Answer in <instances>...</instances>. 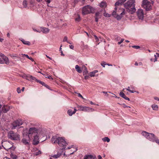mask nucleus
<instances>
[{
    "mask_svg": "<svg viewBox=\"0 0 159 159\" xmlns=\"http://www.w3.org/2000/svg\"><path fill=\"white\" fill-rule=\"evenodd\" d=\"M134 2V0H129L124 5L127 11L131 14L133 13L136 11Z\"/></svg>",
    "mask_w": 159,
    "mask_h": 159,
    "instance_id": "f257e3e1",
    "label": "nucleus"
},
{
    "mask_svg": "<svg viewBox=\"0 0 159 159\" xmlns=\"http://www.w3.org/2000/svg\"><path fill=\"white\" fill-rule=\"evenodd\" d=\"M142 134L148 140L152 142H155L159 144V139L153 134L149 133L145 131L143 132Z\"/></svg>",
    "mask_w": 159,
    "mask_h": 159,
    "instance_id": "f03ea898",
    "label": "nucleus"
},
{
    "mask_svg": "<svg viewBox=\"0 0 159 159\" xmlns=\"http://www.w3.org/2000/svg\"><path fill=\"white\" fill-rule=\"evenodd\" d=\"M8 138L12 140H20V136L17 133H15L13 131H10L8 133Z\"/></svg>",
    "mask_w": 159,
    "mask_h": 159,
    "instance_id": "7ed1b4c3",
    "label": "nucleus"
},
{
    "mask_svg": "<svg viewBox=\"0 0 159 159\" xmlns=\"http://www.w3.org/2000/svg\"><path fill=\"white\" fill-rule=\"evenodd\" d=\"M39 134L41 133V131L40 130L37 129L35 127L30 128L28 132V137L30 139L32 138V135L33 136L36 134H38L39 133Z\"/></svg>",
    "mask_w": 159,
    "mask_h": 159,
    "instance_id": "20e7f679",
    "label": "nucleus"
},
{
    "mask_svg": "<svg viewBox=\"0 0 159 159\" xmlns=\"http://www.w3.org/2000/svg\"><path fill=\"white\" fill-rule=\"evenodd\" d=\"M93 11V8L89 5H87L82 8V13L83 15L89 14Z\"/></svg>",
    "mask_w": 159,
    "mask_h": 159,
    "instance_id": "39448f33",
    "label": "nucleus"
},
{
    "mask_svg": "<svg viewBox=\"0 0 159 159\" xmlns=\"http://www.w3.org/2000/svg\"><path fill=\"white\" fill-rule=\"evenodd\" d=\"M142 7L145 9L146 11H149L152 8L150 2L148 0H143L142 3Z\"/></svg>",
    "mask_w": 159,
    "mask_h": 159,
    "instance_id": "423d86ee",
    "label": "nucleus"
},
{
    "mask_svg": "<svg viewBox=\"0 0 159 159\" xmlns=\"http://www.w3.org/2000/svg\"><path fill=\"white\" fill-rule=\"evenodd\" d=\"M0 56L2 58H0V64H8L9 61L8 58L2 53H0Z\"/></svg>",
    "mask_w": 159,
    "mask_h": 159,
    "instance_id": "0eeeda50",
    "label": "nucleus"
},
{
    "mask_svg": "<svg viewBox=\"0 0 159 159\" xmlns=\"http://www.w3.org/2000/svg\"><path fill=\"white\" fill-rule=\"evenodd\" d=\"M77 107L79 108V110L81 111H94V110L93 109L85 106H82L78 105H77Z\"/></svg>",
    "mask_w": 159,
    "mask_h": 159,
    "instance_id": "6e6552de",
    "label": "nucleus"
},
{
    "mask_svg": "<svg viewBox=\"0 0 159 159\" xmlns=\"http://www.w3.org/2000/svg\"><path fill=\"white\" fill-rule=\"evenodd\" d=\"M23 124L22 121L20 120H17L13 122L12 124V129H15L17 127Z\"/></svg>",
    "mask_w": 159,
    "mask_h": 159,
    "instance_id": "1a4fd4ad",
    "label": "nucleus"
},
{
    "mask_svg": "<svg viewBox=\"0 0 159 159\" xmlns=\"http://www.w3.org/2000/svg\"><path fill=\"white\" fill-rule=\"evenodd\" d=\"M9 109L10 108L9 106L6 105L2 106L0 104V115L1 113H7Z\"/></svg>",
    "mask_w": 159,
    "mask_h": 159,
    "instance_id": "9d476101",
    "label": "nucleus"
},
{
    "mask_svg": "<svg viewBox=\"0 0 159 159\" xmlns=\"http://www.w3.org/2000/svg\"><path fill=\"white\" fill-rule=\"evenodd\" d=\"M57 143L60 146L63 147L68 144L62 138L59 137Z\"/></svg>",
    "mask_w": 159,
    "mask_h": 159,
    "instance_id": "9b49d317",
    "label": "nucleus"
},
{
    "mask_svg": "<svg viewBox=\"0 0 159 159\" xmlns=\"http://www.w3.org/2000/svg\"><path fill=\"white\" fill-rule=\"evenodd\" d=\"M12 145L10 142L5 141L3 145H2V146L6 150L8 151V150H9L10 148H11Z\"/></svg>",
    "mask_w": 159,
    "mask_h": 159,
    "instance_id": "f8f14e48",
    "label": "nucleus"
},
{
    "mask_svg": "<svg viewBox=\"0 0 159 159\" xmlns=\"http://www.w3.org/2000/svg\"><path fill=\"white\" fill-rule=\"evenodd\" d=\"M120 10L122 11V12L120 13V15L118 14V13H117V15L116 16H115V17L117 20H120L121 19L122 17L125 14V9H124L121 8L120 9Z\"/></svg>",
    "mask_w": 159,
    "mask_h": 159,
    "instance_id": "ddd939ff",
    "label": "nucleus"
},
{
    "mask_svg": "<svg viewBox=\"0 0 159 159\" xmlns=\"http://www.w3.org/2000/svg\"><path fill=\"white\" fill-rule=\"evenodd\" d=\"M137 15L139 19L143 20V18L144 14L142 9H139L137 11Z\"/></svg>",
    "mask_w": 159,
    "mask_h": 159,
    "instance_id": "4468645a",
    "label": "nucleus"
},
{
    "mask_svg": "<svg viewBox=\"0 0 159 159\" xmlns=\"http://www.w3.org/2000/svg\"><path fill=\"white\" fill-rule=\"evenodd\" d=\"M38 134H36L33 136L34 138L33 143L34 145H36L39 143V138L38 135Z\"/></svg>",
    "mask_w": 159,
    "mask_h": 159,
    "instance_id": "2eb2a0df",
    "label": "nucleus"
},
{
    "mask_svg": "<svg viewBox=\"0 0 159 159\" xmlns=\"http://www.w3.org/2000/svg\"><path fill=\"white\" fill-rule=\"evenodd\" d=\"M27 77V80L31 82H34L35 81L37 82V80H38L35 77L30 75H28V76Z\"/></svg>",
    "mask_w": 159,
    "mask_h": 159,
    "instance_id": "dca6fc26",
    "label": "nucleus"
},
{
    "mask_svg": "<svg viewBox=\"0 0 159 159\" xmlns=\"http://www.w3.org/2000/svg\"><path fill=\"white\" fill-rule=\"evenodd\" d=\"M58 138L59 137H58L56 136H53L51 139L52 142H53V143H57V141H58Z\"/></svg>",
    "mask_w": 159,
    "mask_h": 159,
    "instance_id": "f3484780",
    "label": "nucleus"
},
{
    "mask_svg": "<svg viewBox=\"0 0 159 159\" xmlns=\"http://www.w3.org/2000/svg\"><path fill=\"white\" fill-rule=\"evenodd\" d=\"M41 30L43 33L46 34L49 32L50 30L48 28L43 27L41 28Z\"/></svg>",
    "mask_w": 159,
    "mask_h": 159,
    "instance_id": "a211bd4d",
    "label": "nucleus"
},
{
    "mask_svg": "<svg viewBox=\"0 0 159 159\" xmlns=\"http://www.w3.org/2000/svg\"><path fill=\"white\" fill-rule=\"evenodd\" d=\"M84 159H96V158L95 157L90 155L85 156Z\"/></svg>",
    "mask_w": 159,
    "mask_h": 159,
    "instance_id": "6ab92c4d",
    "label": "nucleus"
},
{
    "mask_svg": "<svg viewBox=\"0 0 159 159\" xmlns=\"http://www.w3.org/2000/svg\"><path fill=\"white\" fill-rule=\"evenodd\" d=\"M120 95L122 98H124L126 100H128V101L129 100V98L127 97L124 93L122 92H121L120 93Z\"/></svg>",
    "mask_w": 159,
    "mask_h": 159,
    "instance_id": "aec40b11",
    "label": "nucleus"
},
{
    "mask_svg": "<svg viewBox=\"0 0 159 159\" xmlns=\"http://www.w3.org/2000/svg\"><path fill=\"white\" fill-rule=\"evenodd\" d=\"M126 0H118V1L115 3V6L117 7V6H119V5H121Z\"/></svg>",
    "mask_w": 159,
    "mask_h": 159,
    "instance_id": "412c9836",
    "label": "nucleus"
},
{
    "mask_svg": "<svg viewBox=\"0 0 159 159\" xmlns=\"http://www.w3.org/2000/svg\"><path fill=\"white\" fill-rule=\"evenodd\" d=\"M20 40L22 41L23 44L29 46L30 45V43L29 41H25L22 38L20 39Z\"/></svg>",
    "mask_w": 159,
    "mask_h": 159,
    "instance_id": "4be33fe9",
    "label": "nucleus"
},
{
    "mask_svg": "<svg viewBox=\"0 0 159 159\" xmlns=\"http://www.w3.org/2000/svg\"><path fill=\"white\" fill-rule=\"evenodd\" d=\"M75 68L76 70L79 73H81L82 72V70H81L80 67L78 65H76L75 66Z\"/></svg>",
    "mask_w": 159,
    "mask_h": 159,
    "instance_id": "5701e85b",
    "label": "nucleus"
},
{
    "mask_svg": "<svg viewBox=\"0 0 159 159\" xmlns=\"http://www.w3.org/2000/svg\"><path fill=\"white\" fill-rule=\"evenodd\" d=\"M100 6L102 8H105L107 6L106 3L105 2H102L100 3Z\"/></svg>",
    "mask_w": 159,
    "mask_h": 159,
    "instance_id": "b1692460",
    "label": "nucleus"
},
{
    "mask_svg": "<svg viewBox=\"0 0 159 159\" xmlns=\"http://www.w3.org/2000/svg\"><path fill=\"white\" fill-rule=\"evenodd\" d=\"M98 72V70H95L91 72L90 73V75L91 77H94L95 76V74Z\"/></svg>",
    "mask_w": 159,
    "mask_h": 159,
    "instance_id": "393cba45",
    "label": "nucleus"
},
{
    "mask_svg": "<svg viewBox=\"0 0 159 159\" xmlns=\"http://www.w3.org/2000/svg\"><path fill=\"white\" fill-rule=\"evenodd\" d=\"M11 154H10V156L11 158L12 159H16L17 158V156L16 155H15L12 152V151L11 152Z\"/></svg>",
    "mask_w": 159,
    "mask_h": 159,
    "instance_id": "a878e982",
    "label": "nucleus"
},
{
    "mask_svg": "<svg viewBox=\"0 0 159 159\" xmlns=\"http://www.w3.org/2000/svg\"><path fill=\"white\" fill-rule=\"evenodd\" d=\"M22 142L25 145L29 144V142L28 140L25 138H23L22 140Z\"/></svg>",
    "mask_w": 159,
    "mask_h": 159,
    "instance_id": "bb28decb",
    "label": "nucleus"
},
{
    "mask_svg": "<svg viewBox=\"0 0 159 159\" xmlns=\"http://www.w3.org/2000/svg\"><path fill=\"white\" fill-rule=\"evenodd\" d=\"M152 107L154 110H158V106L157 105L153 104L152 106Z\"/></svg>",
    "mask_w": 159,
    "mask_h": 159,
    "instance_id": "cd10ccee",
    "label": "nucleus"
},
{
    "mask_svg": "<svg viewBox=\"0 0 159 159\" xmlns=\"http://www.w3.org/2000/svg\"><path fill=\"white\" fill-rule=\"evenodd\" d=\"M83 68L84 69V71L83 72V75H84L85 74H86L88 73V71H87V68L85 66H84L83 67Z\"/></svg>",
    "mask_w": 159,
    "mask_h": 159,
    "instance_id": "c85d7f7f",
    "label": "nucleus"
},
{
    "mask_svg": "<svg viewBox=\"0 0 159 159\" xmlns=\"http://www.w3.org/2000/svg\"><path fill=\"white\" fill-rule=\"evenodd\" d=\"M102 140L104 142H109L110 141V139L107 137H105L103 138L102 139Z\"/></svg>",
    "mask_w": 159,
    "mask_h": 159,
    "instance_id": "c756f323",
    "label": "nucleus"
},
{
    "mask_svg": "<svg viewBox=\"0 0 159 159\" xmlns=\"http://www.w3.org/2000/svg\"><path fill=\"white\" fill-rule=\"evenodd\" d=\"M115 11H114L112 13V15L113 16L115 17V16H116L117 15L116 12V10L117 8L115 6Z\"/></svg>",
    "mask_w": 159,
    "mask_h": 159,
    "instance_id": "7c9ffc66",
    "label": "nucleus"
},
{
    "mask_svg": "<svg viewBox=\"0 0 159 159\" xmlns=\"http://www.w3.org/2000/svg\"><path fill=\"white\" fill-rule=\"evenodd\" d=\"M101 16L100 13L99 12H97L95 13V17L100 18Z\"/></svg>",
    "mask_w": 159,
    "mask_h": 159,
    "instance_id": "2f4dec72",
    "label": "nucleus"
},
{
    "mask_svg": "<svg viewBox=\"0 0 159 159\" xmlns=\"http://www.w3.org/2000/svg\"><path fill=\"white\" fill-rule=\"evenodd\" d=\"M10 56L12 58H14V57H16L17 58H19V57H18L17 54H11L10 55Z\"/></svg>",
    "mask_w": 159,
    "mask_h": 159,
    "instance_id": "473e14b6",
    "label": "nucleus"
},
{
    "mask_svg": "<svg viewBox=\"0 0 159 159\" xmlns=\"http://www.w3.org/2000/svg\"><path fill=\"white\" fill-rule=\"evenodd\" d=\"M68 113L70 116H71L74 114L73 111L71 110H69L68 111Z\"/></svg>",
    "mask_w": 159,
    "mask_h": 159,
    "instance_id": "72a5a7b5",
    "label": "nucleus"
},
{
    "mask_svg": "<svg viewBox=\"0 0 159 159\" xmlns=\"http://www.w3.org/2000/svg\"><path fill=\"white\" fill-rule=\"evenodd\" d=\"M23 7L25 8H26L27 7V2L25 0L23 2Z\"/></svg>",
    "mask_w": 159,
    "mask_h": 159,
    "instance_id": "f704fd0d",
    "label": "nucleus"
},
{
    "mask_svg": "<svg viewBox=\"0 0 159 159\" xmlns=\"http://www.w3.org/2000/svg\"><path fill=\"white\" fill-rule=\"evenodd\" d=\"M61 154H57V155H54L53 156H52V157L55 158H57L60 157L61 156Z\"/></svg>",
    "mask_w": 159,
    "mask_h": 159,
    "instance_id": "c9c22d12",
    "label": "nucleus"
},
{
    "mask_svg": "<svg viewBox=\"0 0 159 159\" xmlns=\"http://www.w3.org/2000/svg\"><path fill=\"white\" fill-rule=\"evenodd\" d=\"M37 82L41 84H42L43 86H44L45 84H46L44 82H42L39 80H37Z\"/></svg>",
    "mask_w": 159,
    "mask_h": 159,
    "instance_id": "e433bc0d",
    "label": "nucleus"
},
{
    "mask_svg": "<svg viewBox=\"0 0 159 159\" xmlns=\"http://www.w3.org/2000/svg\"><path fill=\"white\" fill-rule=\"evenodd\" d=\"M133 48H134L136 49H138L140 48V47L139 46L134 45L132 46Z\"/></svg>",
    "mask_w": 159,
    "mask_h": 159,
    "instance_id": "4c0bfd02",
    "label": "nucleus"
},
{
    "mask_svg": "<svg viewBox=\"0 0 159 159\" xmlns=\"http://www.w3.org/2000/svg\"><path fill=\"white\" fill-rule=\"evenodd\" d=\"M129 89V86L128 87V88L126 89V90L129 91V92H131V93H134V92H135V91L134 92L133 91L130 89Z\"/></svg>",
    "mask_w": 159,
    "mask_h": 159,
    "instance_id": "58836bf2",
    "label": "nucleus"
},
{
    "mask_svg": "<svg viewBox=\"0 0 159 159\" xmlns=\"http://www.w3.org/2000/svg\"><path fill=\"white\" fill-rule=\"evenodd\" d=\"M104 15L106 17H110L111 16V15L105 13H104Z\"/></svg>",
    "mask_w": 159,
    "mask_h": 159,
    "instance_id": "ea45409f",
    "label": "nucleus"
},
{
    "mask_svg": "<svg viewBox=\"0 0 159 159\" xmlns=\"http://www.w3.org/2000/svg\"><path fill=\"white\" fill-rule=\"evenodd\" d=\"M101 65L104 67H105V66L107 65V64H106V62L104 61L102 62L101 63Z\"/></svg>",
    "mask_w": 159,
    "mask_h": 159,
    "instance_id": "a19ab883",
    "label": "nucleus"
},
{
    "mask_svg": "<svg viewBox=\"0 0 159 159\" xmlns=\"http://www.w3.org/2000/svg\"><path fill=\"white\" fill-rule=\"evenodd\" d=\"M41 152L40 151H39L37 152H36L35 153V155L36 156L39 155L40 154H41Z\"/></svg>",
    "mask_w": 159,
    "mask_h": 159,
    "instance_id": "79ce46f5",
    "label": "nucleus"
},
{
    "mask_svg": "<svg viewBox=\"0 0 159 159\" xmlns=\"http://www.w3.org/2000/svg\"><path fill=\"white\" fill-rule=\"evenodd\" d=\"M67 38L66 36H65L64 37V39H63V42H65L66 41L67 42Z\"/></svg>",
    "mask_w": 159,
    "mask_h": 159,
    "instance_id": "37998d69",
    "label": "nucleus"
},
{
    "mask_svg": "<svg viewBox=\"0 0 159 159\" xmlns=\"http://www.w3.org/2000/svg\"><path fill=\"white\" fill-rule=\"evenodd\" d=\"M15 149V147L14 146H13V145H12L11 148H10V150H12L13 151H14V150Z\"/></svg>",
    "mask_w": 159,
    "mask_h": 159,
    "instance_id": "c03bdc74",
    "label": "nucleus"
},
{
    "mask_svg": "<svg viewBox=\"0 0 159 159\" xmlns=\"http://www.w3.org/2000/svg\"><path fill=\"white\" fill-rule=\"evenodd\" d=\"M75 20L76 21L79 22L80 20V17L79 16H78V17L75 19Z\"/></svg>",
    "mask_w": 159,
    "mask_h": 159,
    "instance_id": "a18cd8bd",
    "label": "nucleus"
},
{
    "mask_svg": "<svg viewBox=\"0 0 159 159\" xmlns=\"http://www.w3.org/2000/svg\"><path fill=\"white\" fill-rule=\"evenodd\" d=\"M17 91L18 93H20L21 92V90L20 88H18L17 89Z\"/></svg>",
    "mask_w": 159,
    "mask_h": 159,
    "instance_id": "49530a36",
    "label": "nucleus"
},
{
    "mask_svg": "<svg viewBox=\"0 0 159 159\" xmlns=\"http://www.w3.org/2000/svg\"><path fill=\"white\" fill-rule=\"evenodd\" d=\"M45 77L46 78H48L49 79H53L52 78V77L49 75V76H48V75H46V76H45Z\"/></svg>",
    "mask_w": 159,
    "mask_h": 159,
    "instance_id": "de8ad7c7",
    "label": "nucleus"
},
{
    "mask_svg": "<svg viewBox=\"0 0 159 159\" xmlns=\"http://www.w3.org/2000/svg\"><path fill=\"white\" fill-rule=\"evenodd\" d=\"M28 76V75H23L22 76V77L23 78H25L27 80V76Z\"/></svg>",
    "mask_w": 159,
    "mask_h": 159,
    "instance_id": "09e8293b",
    "label": "nucleus"
},
{
    "mask_svg": "<svg viewBox=\"0 0 159 159\" xmlns=\"http://www.w3.org/2000/svg\"><path fill=\"white\" fill-rule=\"evenodd\" d=\"M69 47H70V48L72 49H74V46L73 45H69Z\"/></svg>",
    "mask_w": 159,
    "mask_h": 159,
    "instance_id": "8fccbe9b",
    "label": "nucleus"
},
{
    "mask_svg": "<svg viewBox=\"0 0 159 159\" xmlns=\"http://www.w3.org/2000/svg\"><path fill=\"white\" fill-rule=\"evenodd\" d=\"M22 55H23V56H25L26 57H27L28 59L29 58V56H28V55L25 54H22Z\"/></svg>",
    "mask_w": 159,
    "mask_h": 159,
    "instance_id": "3c124183",
    "label": "nucleus"
},
{
    "mask_svg": "<svg viewBox=\"0 0 159 159\" xmlns=\"http://www.w3.org/2000/svg\"><path fill=\"white\" fill-rule=\"evenodd\" d=\"M89 78V75H85L84 76V79L85 80H87Z\"/></svg>",
    "mask_w": 159,
    "mask_h": 159,
    "instance_id": "603ef678",
    "label": "nucleus"
},
{
    "mask_svg": "<svg viewBox=\"0 0 159 159\" xmlns=\"http://www.w3.org/2000/svg\"><path fill=\"white\" fill-rule=\"evenodd\" d=\"M94 37H95V39L97 41H98L99 40L98 38L96 35H94Z\"/></svg>",
    "mask_w": 159,
    "mask_h": 159,
    "instance_id": "864d4df0",
    "label": "nucleus"
},
{
    "mask_svg": "<svg viewBox=\"0 0 159 159\" xmlns=\"http://www.w3.org/2000/svg\"><path fill=\"white\" fill-rule=\"evenodd\" d=\"M122 105H123V107L124 108L127 107H129L127 106L124 103Z\"/></svg>",
    "mask_w": 159,
    "mask_h": 159,
    "instance_id": "5fc2aeb1",
    "label": "nucleus"
},
{
    "mask_svg": "<svg viewBox=\"0 0 159 159\" xmlns=\"http://www.w3.org/2000/svg\"><path fill=\"white\" fill-rule=\"evenodd\" d=\"M154 57H155V59H154V62H155V61H157V56L156 55H154Z\"/></svg>",
    "mask_w": 159,
    "mask_h": 159,
    "instance_id": "6e6d98bb",
    "label": "nucleus"
},
{
    "mask_svg": "<svg viewBox=\"0 0 159 159\" xmlns=\"http://www.w3.org/2000/svg\"><path fill=\"white\" fill-rule=\"evenodd\" d=\"M100 18L98 17H95V20L96 22H98V19Z\"/></svg>",
    "mask_w": 159,
    "mask_h": 159,
    "instance_id": "4d7b16f0",
    "label": "nucleus"
},
{
    "mask_svg": "<svg viewBox=\"0 0 159 159\" xmlns=\"http://www.w3.org/2000/svg\"><path fill=\"white\" fill-rule=\"evenodd\" d=\"M44 86H45L46 88H48V89H49V86L47 84H46L44 85Z\"/></svg>",
    "mask_w": 159,
    "mask_h": 159,
    "instance_id": "13d9d810",
    "label": "nucleus"
},
{
    "mask_svg": "<svg viewBox=\"0 0 159 159\" xmlns=\"http://www.w3.org/2000/svg\"><path fill=\"white\" fill-rule=\"evenodd\" d=\"M51 0H47L46 1L48 4H49L51 2Z\"/></svg>",
    "mask_w": 159,
    "mask_h": 159,
    "instance_id": "bf43d9fd",
    "label": "nucleus"
},
{
    "mask_svg": "<svg viewBox=\"0 0 159 159\" xmlns=\"http://www.w3.org/2000/svg\"><path fill=\"white\" fill-rule=\"evenodd\" d=\"M28 59L32 61H34V60L31 57H29Z\"/></svg>",
    "mask_w": 159,
    "mask_h": 159,
    "instance_id": "052dcab7",
    "label": "nucleus"
},
{
    "mask_svg": "<svg viewBox=\"0 0 159 159\" xmlns=\"http://www.w3.org/2000/svg\"><path fill=\"white\" fill-rule=\"evenodd\" d=\"M77 94H78V96L80 98L82 97V95L80 93H77Z\"/></svg>",
    "mask_w": 159,
    "mask_h": 159,
    "instance_id": "680f3d73",
    "label": "nucleus"
},
{
    "mask_svg": "<svg viewBox=\"0 0 159 159\" xmlns=\"http://www.w3.org/2000/svg\"><path fill=\"white\" fill-rule=\"evenodd\" d=\"M98 159H102V157H101V156L100 155H99L98 156Z\"/></svg>",
    "mask_w": 159,
    "mask_h": 159,
    "instance_id": "e2e57ef3",
    "label": "nucleus"
},
{
    "mask_svg": "<svg viewBox=\"0 0 159 159\" xmlns=\"http://www.w3.org/2000/svg\"><path fill=\"white\" fill-rule=\"evenodd\" d=\"M154 99H155L156 100L159 101V98L158 97H155L154 98Z\"/></svg>",
    "mask_w": 159,
    "mask_h": 159,
    "instance_id": "0e129e2a",
    "label": "nucleus"
},
{
    "mask_svg": "<svg viewBox=\"0 0 159 159\" xmlns=\"http://www.w3.org/2000/svg\"><path fill=\"white\" fill-rule=\"evenodd\" d=\"M46 57H47V58H49V59L52 60V58L51 57H49L47 55H46Z\"/></svg>",
    "mask_w": 159,
    "mask_h": 159,
    "instance_id": "69168bd1",
    "label": "nucleus"
},
{
    "mask_svg": "<svg viewBox=\"0 0 159 159\" xmlns=\"http://www.w3.org/2000/svg\"><path fill=\"white\" fill-rule=\"evenodd\" d=\"M76 110L75 108L74 109V111H73V113H74V114H75L76 112Z\"/></svg>",
    "mask_w": 159,
    "mask_h": 159,
    "instance_id": "338daca9",
    "label": "nucleus"
},
{
    "mask_svg": "<svg viewBox=\"0 0 159 159\" xmlns=\"http://www.w3.org/2000/svg\"><path fill=\"white\" fill-rule=\"evenodd\" d=\"M73 146L72 145L71 146H69L67 148V149H71L72 147Z\"/></svg>",
    "mask_w": 159,
    "mask_h": 159,
    "instance_id": "774afa93",
    "label": "nucleus"
}]
</instances>
